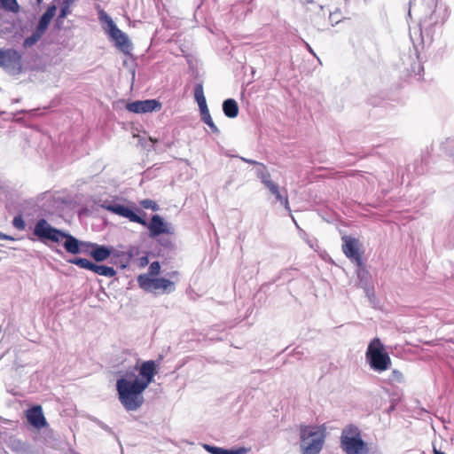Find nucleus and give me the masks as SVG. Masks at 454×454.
<instances>
[{
    "mask_svg": "<svg viewBox=\"0 0 454 454\" xmlns=\"http://www.w3.org/2000/svg\"><path fill=\"white\" fill-rule=\"evenodd\" d=\"M122 63L123 66L128 69V71L132 75V78H134L137 63L136 59L134 58L132 52H130L129 54H124Z\"/></svg>",
    "mask_w": 454,
    "mask_h": 454,
    "instance_id": "a878e982",
    "label": "nucleus"
},
{
    "mask_svg": "<svg viewBox=\"0 0 454 454\" xmlns=\"http://www.w3.org/2000/svg\"><path fill=\"white\" fill-rule=\"evenodd\" d=\"M140 205L146 209H152L153 211L159 210L158 204L154 200L149 199L141 200Z\"/></svg>",
    "mask_w": 454,
    "mask_h": 454,
    "instance_id": "f704fd0d",
    "label": "nucleus"
},
{
    "mask_svg": "<svg viewBox=\"0 0 454 454\" xmlns=\"http://www.w3.org/2000/svg\"><path fill=\"white\" fill-rule=\"evenodd\" d=\"M203 448L211 454H247L250 449L246 447H237L232 449H223L220 447L204 444Z\"/></svg>",
    "mask_w": 454,
    "mask_h": 454,
    "instance_id": "f3484780",
    "label": "nucleus"
},
{
    "mask_svg": "<svg viewBox=\"0 0 454 454\" xmlns=\"http://www.w3.org/2000/svg\"><path fill=\"white\" fill-rule=\"evenodd\" d=\"M56 2H57V0H54L53 3H51L48 6L45 12L40 18L39 22L35 27L36 29H38L40 32H42L43 34L47 30L48 26L51 23L52 18L56 15V12H57V5L55 4Z\"/></svg>",
    "mask_w": 454,
    "mask_h": 454,
    "instance_id": "dca6fc26",
    "label": "nucleus"
},
{
    "mask_svg": "<svg viewBox=\"0 0 454 454\" xmlns=\"http://www.w3.org/2000/svg\"><path fill=\"white\" fill-rule=\"evenodd\" d=\"M98 19L102 24V27L108 34L109 37L114 40V21L110 16H108L104 11H99Z\"/></svg>",
    "mask_w": 454,
    "mask_h": 454,
    "instance_id": "4be33fe9",
    "label": "nucleus"
},
{
    "mask_svg": "<svg viewBox=\"0 0 454 454\" xmlns=\"http://www.w3.org/2000/svg\"><path fill=\"white\" fill-rule=\"evenodd\" d=\"M434 454H444V453L437 451L436 450H434Z\"/></svg>",
    "mask_w": 454,
    "mask_h": 454,
    "instance_id": "09e8293b",
    "label": "nucleus"
},
{
    "mask_svg": "<svg viewBox=\"0 0 454 454\" xmlns=\"http://www.w3.org/2000/svg\"><path fill=\"white\" fill-rule=\"evenodd\" d=\"M357 277L359 278V285L361 287H363V286L365 284V283H369V272L365 270H358L357 272Z\"/></svg>",
    "mask_w": 454,
    "mask_h": 454,
    "instance_id": "c9c22d12",
    "label": "nucleus"
},
{
    "mask_svg": "<svg viewBox=\"0 0 454 454\" xmlns=\"http://www.w3.org/2000/svg\"><path fill=\"white\" fill-rule=\"evenodd\" d=\"M366 359L372 369L376 372H383L391 364L390 356L384 351V346L379 338L373 339L368 345Z\"/></svg>",
    "mask_w": 454,
    "mask_h": 454,
    "instance_id": "423d86ee",
    "label": "nucleus"
},
{
    "mask_svg": "<svg viewBox=\"0 0 454 454\" xmlns=\"http://www.w3.org/2000/svg\"><path fill=\"white\" fill-rule=\"evenodd\" d=\"M267 189L275 196L277 201L280 202L287 211L291 212L287 195H283L280 192L279 187L276 183L270 184Z\"/></svg>",
    "mask_w": 454,
    "mask_h": 454,
    "instance_id": "412c9836",
    "label": "nucleus"
},
{
    "mask_svg": "<svg viewBox=\"0 0 454 454\" xmlns=\"http://www.w3.org/2000/svg\"><path fill=\"white\" fill-rule=\"evenodd\" d=\"M0 8L12 13L20 12V4L17 0H0Z\"/></svg>",
    "mask_w": 454,
    "mask_h": 454,
    "instance_id": "393cba45",
    "label": "nucleus"
},
{
    "mask_svg": "<svg viewBox=\"0 0 454 454\" xmlns=\"http://www.w3.org/2000/svg\"><path fill=\"white\" fill-rule=\"evenodd\" d=\"M239 159L244 161V162H247V163H249V164H252V165H256V166H260V164H262L261 162H258L256 160H251V159H247L245 157H239Z\"/></svg>",
    "mask_w": 454,
    "mask_h": 454,
    "instance_id": "79ce46f5",
    "label": "nucleus"
},
{
    "mask_svg": "<svg viewBox=\"0 0 454 454\" xmlns=\"http://www.w3.org/2000/svg\"><path fill=\"white\" fill-rule=\"evenodd\" d=\"M267 189L275 196L277 201L280 202L287 211L291 212L287 195H283L280 192L279 187L276 183L270 184Z\"/></svg>",
    "mask_w": 454,
    "mask_h": 454,
    "instance_id": "aec40b11",
    "label": "nucleus"
},
{
    "mask_svg": "<svg viewBox=\"0 0 454 454\" xmlns=\"http://www.w3.org/2000/svg\"><path fill=\"white\" fill-rule=\"evenodd\" d=\"M311 2H312V0H308V3H311Z\"/></svg>",
    "mask_w": 454,
    "mask_h": 454,
    "instance_id": "3c124183",
    "label": "nucleus"
},
{
    "mask_svg": "<svg viewBox=\"0 0 454 454\" xmlns=\"http://www.w3.org/2000/svg\"><path fill=\"white\" fill-rule=\"evenodd\" d=\"M363 289L364 290L365 295L368 298L369 301L372 304H374V301H375V293H374L373 286L372 285H370V283H365L363 286Z\"/></svg>",
    "mask_w": 454,
    "mask_h": 454,
    "instance_id": "2f4dec72",
    "label": "nucleus"
},
{
    "mask_svg": "<svg viewBox=\"0 0 454 454\" xmlns=\"http://www.w3.org/2000/svg\"><path fill=\"white\" fill-rule=\"evenodd\" d=\"M95 243L81 241V253L90 255L91 249Z\"/></svg>",
    "mask_w": 454,
    "mask_h": 454,
    "instance_id": "4c0bfd02",
    "label": "nucleus"
},
{
    "mask_svg": "<svg viewBox=\"0 0 454 454\" xmlns=\"http://www.w3.org/2000/svg\"><path fill=\"white\" fill-rule=\"evenodd\" d=\"M115 47L121 51L123 54H129L133 51L134 45L128 36L122 30L119 29L115 26Z\"/></svg>",
    "mask_w": 454,
    "mask_h": 454,
    "instance_id": "4468645a",
    "label": "nucleus"
},
{
    "mask_svg": "<svg viewBox=\"0 0 454 454\" xmlns=\"http://www.w3.org/2000/svg\"><path fill=\"white\" fill-rule=\"evenodd\" d=\"M12 225L20 230V231H23L25 230L26 228V223H25V221L23 220L22 216L20 215H16L13 220H12Z\"/></svg>",
    "mask_w": 454,
    "mask_h": 454,
    "instance_id": "e433bc0d",
    "label": "nucleus"
},
{
    "mask_svg": "<svg viewBox=\"0 0 454 454\" xmlns=\"http://www.w3.org/2000/svg\"><path fill=\"white\" fill-rule=\"evenodd\" d=\"M91 271L105 277H114V268L93 263Z\"/></svg>",
    "mask_w": 454,
    "mask_h": 454,
    "instance_id": "bb28decb",
    "label": "nucleus"
},
{
    "mask_svg": "<svg viewBox=\"0 0 454 454\" xmlns=\"http://www.w3.org/2000/svg\"><path fill=\"white\" fill-rule=\"evenodd\" d=\"M411 0L410 2L409 16L411 12L420 15L419 31L421 43L430 44L433 41V27L442 25L448 17L447 8L438 4V0Z\"/></svg>",
    "mask_w": 454,
    "mask_h": 454,
    "instance_id": "f257e3e1",
    "label": "nucleus"
},
{
    "mask_svg": "<svg viewBox=\"0 0 454 454\" xmlns=\"http://www.w3.org/2000/svg\"><path fill=\"white\" fill-rule=\"evenodd\" d=\"M340 445L347 454H366L368 448L360 436L358 427L353 425L346 427L340 436Z\"/></svg>",
    "mask_w": 454,
    "mask_h": 454,
    "instance_id": "39448f33",
    "label": "nucleus"
},
{
    "mask_svg": "<svg viewBox=\"0 0 454 454\" xmlns=\"http://www.w3.org/2000/svg\"><path fill=\"white\" fill-rule=\"evenodd\" d=\"M388 382L389 383H402L403 382V373L395 369L392 371L391 374L388 377Z\"/></svg>",
    "mask_w": 454,
    "mask_h": 454,
    "instance_id": "473e14b6",
    "label": "nucleus"
},
{
    "mask_svg": "<svg viewBox=\"0 0 454 454\" xmlns=\"http://www.w3.org/2000/svg\"><path fill=\"white\" fill-rule=\"evenodd\" d=\"M342 251L344 254L355 262L357 266L363 263L362 255L359 252V241L357 239L350 236L342 237Z\"/></svg>",
    "mask_w": 454,
    "mask_h": 454,
    "instance_id": "9d476101",
    "label": "nucleus"
},
{
    "mask_svg": "<svg viewBox=\"0 0 454 454\" xmlns=\"http://www.w3.org/2000/svg\"><path fill=\"white\" fill-rule=\"evenodd\" d=\"M160 264L159 262L155 261V262H153L149 268H148V272L146 274L149 275V277H156L160 274Z\"/></svg>",
    "mask_w": 454,
    "mask_h": 454,
    "instance_id": "72a5a7b5",
    "label": "nucleus"
},
{
    "mask_svg": "<svg viewBox=\"0 0 454 454\" xmlns=\"http://www.w3.org/2000/svg\"><path fill=\"white\" fill-rule=\"evenodd\" d=\"M43 33L40 32L38 29L35 28L33 34L25 39V46H31L35 44L43 36Z\"/></svg>",
    "mask_w": 454,
    "mask_h": 454,
    "instance_id": "7c9ffc66",
    "label": "nucleus"
},
{
    "mask_svg": "<svg viewBox=\"0 0 454 454\" xmlns=\"http://www.w3.org/2000/svg\"><path fill=\"white\" fill-rule=\"evenodd\" d=\"M74 0H63L60 4V11L58 16V20H63L71 13V6Z\"/></svg>",
    "mask_w": 454,
    "mask_h": 454,
    "instance_id": "cd10ccee",
    "label": "nucleus"
},
{
    "mask_svg": "<svg viewBox=\"0 0 454 454\" xmlns=\"http://www.w3.org/2000/svg\"><path fill=\"white\" fill-rule=\"evenodd\" d=\"M149 263V259L147 255L141 256L137 259V266L139 268H144Z\"/></svg>",
    "mask_w": 454,
    "mask_h": 454,
    "instance_id": "ea45409f",
    "label": "nucleus"
},
{
    "mask_svg": "<svg viewBox=\"0 0 454 454\" xmlns=\"http://www.w3.org/2000/svg\"><path fill=\"white\" fill-rule=\"evenodd\" d=\"M120 403L127 411H138L145 403L144 391L146 389L137 380L121 378L116 382Z\"/></svg>",
    "mask_w": 454,
    "mask_h": 454,
    "instance_id": "7ed1b4c3",
    "label": "nucleus"
},
{
    "mask_svg": "<svg viewBox=\"0 0 454 454\" xmlns=\"http://www.w3.org/2000/svg\"><path fill=\"white\" fill-rule=\"evenodd\" d=\"M36 2L38 4H40L43 2V0H36Z\"/></svg>",
    "mask_w": 454,
    "mask_h": 454,
    "instance_id": "8fccbe9b",
    "label": "nucleus"
},
{
    "mask_svg": "<svg viewBox=\"0 0 454 454\" xmlns=\"http://www.w3.org/2000/svg\"><path fill=\"white\" fill-rule=\"evenodd\" d=\"M408 71L410 73V75H413L414 77L418 76V80H420L424 68L420 62L416 61L411 64V68Z\"/></svg>",
    "mask_w": 454,
    "mask_h": 454,
    "instance_id": "c756f323",
    "label": "nucleus"
},
{
    "mask_svg": "<svg viewBox=\"0 0 454 454\" xmlns=\"http://www.w3.org/2000/svg\"><path fill=\"white\" fill-rule=\"evenodd\" d=\"M302 354V351H300L298 349H294V356H298V355H301Z\"/></svg>",
    "mask_w": 454,
    "mask_h": 454,
    "instance_id": "a18cd8bd",
    "label": "nucleus"
},
{
    "mask_svg": "<svg viewBox=\"0 0 454 454\" xmlns=\"http://www.w3.org/2000/svg\"><path fill=\"white\" fill-rule=\"evenodd\" d=\"M200 116H201V120L207 125L209 122H211L213 120H212V117L210 115V113H209V110L208 108L207 109H202V110H200Z\"/></svg>",
    "mask_w": 454,
    "mask_h": 454,
    "instance_id": "58836bf2",
    "label": "nucleus"
},
{
    "mask_svg": "<svg viewBox=\"0 0 454 454\" xmlns=\"http://www.w3.org/2000/svg\"><path fill=\"white\" fill-rule=\"evenodd\" d=\"M307 48H308L309 51L311 54H313L314 56L316 55V54H315V52L313 51L312 48H311L309 44H307Z\"/></svg>",
    "mask_w": 454,
    "mask_h": 454,
    "instance_id": "49530a36",
    "label": "nucleus"
},
{
    "mask_svg": "<svg viewBox=\"0 0 454 454\" xmlns=\"http://www.w3.org/2000/svg\"><path fill=\"white\" fill-rule=\"evenodd\" d=\"M107 209L114 212V205H110L107 207Z\"/></svg>",
    "mask_w": 454,
    "mask_h": 454,
    "instance_id": "de8ad7c7",
    "label": "nucleus"
},
{
    "mask_svg": "<svg viewBox=\"0 0 454 454\" xmlns=\"http://www.w3.org/2000/svg\"><path fill=\"white\" fill-rule=\"evenodd\" d=\"M325 438V428L319 426H300L301 454H319Z\"/></svg>",
    "mask_w": 454,
    "mask_h": 454,
    "instance_id": "20e7f679",
    "label": "nucleus"
},
{
    "mask_svg": "<svg viewBox=\"0 0 454 454\" xmlns=\"http://www.w3.org/2000/svg\"><path fill=\"white\" fill-rule=\"evenodd\" d=\"M26 418L34 427L40 429L47 426V420L43 415L41 405H35L26 411Z\"/></svg>",
    "mask_w": 454,
    "mask_h": 454,
    "instance_id": "ddd939ff",
    "label": "nucleus"
},
{
    "mask_svg": "<svg viewBox=\"0 0 454 454\" xmlns=\"http://www.w3.org/2000/svg\"><path fill=\"white\" fill-rule=\"evenodd\" d=\"M67 262L71 264H74L82 269H85V270H91V269L93 267V262H91L90 261H89L85 258L75 257V258L69 259Z\"/></svg>",
    "mask_w": 454,
    "mask_h": 454,
    "instance_id": "c85d7f7f",
    "label": "nucleus"
},
{
    "mask_svg": "<svg viewBox=\"0 0 454 454\" xmlns=\"http://www.w3.org/2000/svg\"><path fill=\"white\" fill-rule=\"evenodd\" d=\"M160 242L162 246L168 247L172 245L171 241L168 239H160Z\"/></svg>",
    "mask_w": 454,
    "mask_h": 454,
    "instance_id": "37998d69",
    "label": "nucleus"
},
{
    "mask_svg": "<svg viewBox=\"0 0 454 454\" xmlns=\"http://www.w3.org/2000/svg\"><path fill=\"white\" fill-rule=\"evenodd\" d=\"M138 286L147 293H156L161 290L162 293L169 294L175 290V285L165 278L149 277L148 274H140L137 278Z\"/></svg>",
    "mask_w": 454,
    "mask_h": 454,
    "instance_id": "0eeeda50",
    "label": "nucleus"
},
{
    "mask_svg": "<svg viewBox=\"0 0 454 454\" xmlns=\"http://www.w3.org/2000/svg\"><path fill=\"white\" fill-rule=\"evenodd\" d=\"M158 373L157 364L154 360H147L141 364L138 369V376L132 380H137L140 385L147 388Z\"/></svg>",
    "mask_w": 454,
    "mask_h": 454,
    "instance_id": "6e6552de",
    "label": "nucleus"
},
{
    "mask_svg": "<svg viewBox=\"0 0 454 454\" xmlns=\"http://www.w3.org/2000/svg\"><path fill=\"white\" fill-rule=\"evenodd\" d=\"M194 98L199 106L200 110L207 109V100L204 95L202 83H196L194 87Z\"/></svg>",
    "mask_w": 454,
    "mask_h": 454,
    "instance_id": "b1692460",
    "label": "nucleus"
},
{
    "mask_svg": "<svg viewBox=\"0 0 454 454\" xmlns=\"http://www.w3.org/2000/svg\"><path fill=\"white\" fill-rule=\"evenodd\" d=\"M0 239H4V240H13V238L6 235V234H3L0 232Z\"/></svg>",
    "mask_w": 454,
    "mask_h": 454,
    "instance_id": "c03bdc74",
    "label": "nucleus"
},
{
    "mask_svg": "<svg viewBox=\"0 0 454 454\" xmlns=\"http://www.w3.org/2000/svg\"><path fill=\"white\" fill-rule=\"evenodd\" d=\"M149 230V236L151 238H156L160 234H173L174 229L172 225L164 221V219L159 215H153L151 218L150 223H147L145 226Z\"/></svg>",
    "mask_w": 454,
    "mask_h": 454,
    "instance_id": "f8f14e48",
    "label": "nucleus"
},
{
    "mask_svg": "<svg viewBox=\"0 0 454 454\" xmlns=\"http://www.w3.org/2000/svg\"><path fill=\"white\" fill-rule=\"evenodd\" d=\"M34 234L41 240L48 239L52 242L64 241V248L72 254L81 253V241L69 233L52 227L45 219H40L35 225Z\"/></svg>",
    "mask_w": 454,
    "mask_h": 454,
    "instance_id": "f03ea898",
    "label": "nucleus"
},
{
    "mask_svg": "<svg viewBox=\"0 0 454 454\" xmlns=\"http://www.w3.org/2000/svg\"><path fill=\"white\" fill-rule=\"evenodd\" d=\"M207 126L210 128L211 131L215 134V135H219L220 134V130L219 129L216 127V125L214 123V121H212L211 122H209L207 124Z\"/></svg>",
    "mask_w": 454,
    "mask_h": 454,
    "instance_id": "a19ab883",
    "label": "nucleus"
},
{
    "mask_svg": "<svg viewBox=\"0 0 454 454\" xmlns=\"http://www.w3.org/2000/svg\"><path fill=\"white\" fill-rule=\"evenodd\" d=\"M223 111L228 118H235L239 114V106L233 98H228L223 103Z\"/></svg>",
    "mask_w": 454,
    "mask_h": 454,
    "instance_id": "6ab92c4d",
    "label": "nucleus"
},
{
    "mask_svg": "<svg viewBox=\"0 0 454 454\" xmlns=\"http://www.w3.org/2000/svg\"><path fill=\"white\" fill-rule=\"evenodd\" d=\"M255 174L266 188L274 184V182L271 180L270 174L263 163L260 164V166L256 168Z\"/></svg>",
    "mask_w": 454,
    "mask_h": 454,
    "instance_id": "5701e85b",
    "label": "nucleus"
},
{
    "mask_svg": "<svg viewBox=\"0 0 454 454\" xmlns=\"http://www.w3.org/2000/svg\"><path fill=\"white\" fill-rule=\"evenodd\" d=\"M126 109L134 114H147L161 109V103L157 99L136 100L126 105Z\"/></svg>",
    "mask_w": 454,
    "mask_h": 454,
    "instance_id": "9b49d317",
    "label": "nucleus"
},
{
    "mask_svg": "<svg viewBox=\"0 0 454 454\" xmlns=\"http://www.w3.org/2000/svg\"><path fill=\"white\" fill-rule=\"evenodd\" d=\"M0 67L20 72L22 69V57L14 49H0Z\"/></svg>",
    "mask_w": 454,
    "mask_h": 454,
    "instance_id": "1a4fd4ad",
    "label": "nucleus"
},
{
    "mask_svg": "<svg viewBox=\"0 0 454 454\" xmlns=\"http://www.w3.org/2000/svg\"><path fill=\"white\" fill-rule=\"evenodd\" d=\"M115 215L129 219L130 222L137 223L143 226L147 225V222L141 216L136 214V212L129 207L115 204Z\"/></svg>",
    "mask_w": 454,
    "mask_h": 454,
    "instance_id": "2eb2a0df",
    "label": "nucleus"
},
{
    "mask_svg": "<svg viewBox=\"0 0 454 454\" xmlns=\"http://www.w3.org/2000/svg\"><path fill=\"white\" fill-rule=\"evenodd\" d=\"M110 255L111 250L108 247L105 246H99L97 243L94 244V247L90 252V256L96 262H103L106 259H107Z\"/></svg>",
    "mask_w": 454,
    "mask_h": 454,
    "instance_id": "a211bd4d",
    "label": "nucleus"
}]
</instances>
